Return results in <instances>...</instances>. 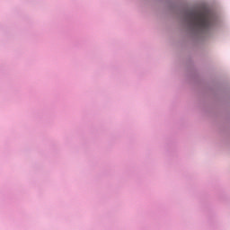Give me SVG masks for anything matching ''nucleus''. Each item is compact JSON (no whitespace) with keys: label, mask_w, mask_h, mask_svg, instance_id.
<instances>
[{"label":"nucleus","mask_w":230,"mask_h":230,"mask_svg":"<svg viewBox=\"0 0 230 230\" xmlns=\"http://www.w3.org/2000/svg\"><path fill=\"white\" fill-rule=\"evenodd\" d=\"M186 18L189 24L198 31H208L213 26V16L206 9L190 10Z\"/></svg>","instance_id":"1"}]
</instances>
